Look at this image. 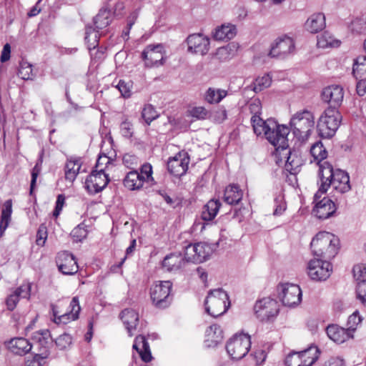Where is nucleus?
<instances>
[{
  "label": "nucleus",
  "mask_w": 366,
  "mask_h": 366,
  "mask_svg": "<svg viewBox=\"0 0 366 366\" xmlns=\"http://www.w3.org/2000/svg\"><path fill=\"white\" fill-rule=\"evenodd\" d=\"M56 262L59 270L64 274L72 275L78 272L79 267L75 257L66 251L58 253Z\"/></svg>",
  "instance_id": "6ab92c4d"
},
{
  "label": "nucleus",
  "mask_w": 366,
  "mask_h": 366,
  "mask_svg": "<svg viewBox=\"0 0 366 366\" xmlns=\"http://www.w3.org/2000/svg\"><path fill=\"white\" fill-rule=\"evenodd\" d=\"M187 51L195 54H206L209 49V39L201 34H190L186 39Z\"/></svg>",
  "instance_id": "f3484780"
},
{
  "label": "nucleus",
  "mask_w": 366,
  "mask_h": 366,
  "mask_svg": "<svg viewBox=\"0 0 366 366\" xmlns=\"http://www.w3.org/2000/svg\"><path fill=\"white\" fill-rule=\"evenodd\" d=\"M85 41L89 50L95 49L99 44L98 31H95L90 26L86 28Z\"/></svg>",
  "instance_id": "de8ad7c7"
},
{
  "label": "nucleus",
  "mask_w": 366,
  "mask_h": 366,
  "mask_svg": "<svg viewBox=\"0 0 366 366\" xmlns=\"http://www.w3.org/2000/svg\"><path fill=\"white\" fill-rule=\"evenodd\" d=\"M320 350L316 346H310L299 352H292L285 359L287 366H311L318 359Z\"/></svg>",
  "instance_id": "1a4fd4ad"
},
{
  "label": "nucleus",
  "mask_w": 366,
  "mask_h": 366,
  "mask_svg": "<svg viewBox=\"0 0 366 366\" xmlns=\"http://www.w3.org/2000/svg\"><path fill=\"white\" fill-rule=\"evenodd\" d=\"M235 27L232 25H222L217 28L214 33L213 37L216 40L224 41L232 39L236 34Z\"/></svg>",
  "instance_id": "ea45409f"
},
{
  "label": "nucleus",
  "mask_w": 366,
  "mask_h": 366,
  "mask_svg": "<svg viewBox=\"0 0 366 366\" xmlns=\"http://www.w3.org/2000/svg\"><path fill=\"white\" fill-rule=\"evenodd\" d=\"M274 202L275 209L274 210L273 214L274 216H280L285 211L287 208L286 203L284 202L282 197L276 198L274 199Z\"/></svg>",
  "instance_id": "0e129e2a"
},
{
  "label": "nucleus",
  "mask_w": 366,
  "mask_h": 366,
  "mask_svg": "<svg viewBox=\"0 0 366 366\" xmlns=\"http://www.w3.org/2000/svg\"><path fill=\"white\" fill-rule=\"evenodd\" d=\"M70 311L63 315H59L56 323L66 324L71 320H76L79 318V314L81 310L79 298L74 297L69 304Z\"/></svg>",
  "instance_id": "cd10ccee"
},
{
  "label": "nucleus",
  "mask_w": 366,
  "mask_h": 366,
  "mask_svg": "<svg viewBox=\"0 0 366 366\" xmlns=\"http://www.w3.org/2000/svg\"><path fill=\"white\" fill-rule=\"evenodd\" d=\"M212 118V121L215 123H222L227 118V110L223 107L219 108L213 113Z\"/></svg>",
  "instance_id": "680f3d73"
},
{
  "label": "nucleus",
  "mask_w": 366,
  "mask_h": 366,
  "mask_svg": "<svg viewBox=\"0 0 366 366\" xmlns=\"http://www.w3.org/2000/svg\"><path fill=\"white\" fill-rule=\"evenodd\" d=\"M237 51V45L234 43H231L225 46L218 48L215 55L219 60L224 61L232 58L235 55Z\"/></svg>",
  "instance_id": "a19ab883"
},
{
  "label": "nucleus",
  "mask_w": 366,
  "mask_h": 366,
  "mask_svg": "<svg viewBox=\"0 0 366 366\" xmlns=\"http://www.w3.org/2000/svg\"><path fill=\"white\" fill-rule=\"evenodd\" d=\"M290 129L285 125L278 124L276 122V127L265 132L266 139L275 147L276 152H284L288 147L287 135Z\"/></svg>",
  "instance_id": "9b49d317"
},
{
  "label": "nucleus",
  "mask_w": 366,
  "mask_h": 366,
  "mask_svg": "<svg viewBox=\"0 0 366 366\" xmlns=\"http://www.w3.org/2000/svg\"><path fill=\"white\" fill-rule=\"evenodd\" d=\"M206 337L207 345L214 347L223 340V332L219 326L212 325L206 330Z\"/></svg>",
  "instance_id": "c9c22d12"
},
{
  "label": "nucleus",
  "mask_w": 366,
  "mask_h": 366,
  "mask_svg": "<svg viewBox=\"0 0 366 366\" xmlns=\"http://www.w3.org/2000/svg\"><path fill=\"white\" fill-rule=\"evenodd\" d=\"M340 41L335 39L329 33L325 32L317 38V45L320 48L335 47L340 45Z\"/></svg>",
  "instance_id": "a18cd8bd"
},
{
  "label": "nucleus",
  "mask_w": 366,
  "mask_h": 366,
  "mask_svg": "<svg viewBox=\"0 0 366 366\" xmlns=\"http://www.w3.org/2000/svg\"><path fill=\"white\" fill-rule=\"evenodd\" d=\"M353 273L357 281V298L363 305L366 306V264L354 266Z\"/></svg>",
  "instance_id": "4be33fe9"
},
{
  "label": "nucleus",
  "mask_w": 366,
  "mask_h": 366,
  "mask_svg": "<svg viewBox=\"0 0 366 366\" xmlns=\"http://www.w3.org/2000/svg\"><path fill=\"white\" fill-rule=\"evenodd\" d=\"M109 179L106 172L93 169L85 181V187L90 194L102 191L108 184Z\"/></svg>",
  "instance_id": "dca6fc26"
},
{
  "label": "nucleus",
  "mask_w": 366,
  "mask_h": 366,
  "mask_svg": "<svg viewBox=\"0 0 366 366\" xmlns=\"http://www.w3.org/2000/svg\"><path fill=\"white\" fill-rule=\"evenodd\" d=\"M7 347L11 352L19 355H24L31 350L32 345L26 339L16 337L11 339L7 343Z\"/></svg>",
  "instance_id": "bb28decb"
},
{
  "label": "nucleus",
  "mask_w": 366,
  "mask_h": 366,
  "mask_svg": "<svg viewBox=\"0 0 366 366\" xmlns=\"http://www.w3.org/2000/svg\"><path fill=\"white\" fill-rule=\"evenodd\" d=\"M251 122L253 127L254 132L257 135L264 134L265 132L269 130L276 127V122L272 119L267 120H263L259 116H252L251 118Z\"/></svg>",
  "instance_id": "7c9ffc66"
},
{
  "label": "nucleus",
  "mask_w": 366,
  "mask_h": 366,
  "mask_svg": "<svg viewBox=\"0 0 366 366\" xmlns=\"http://www.w3.org/2000/svg\"><path fill=\"white\" fill-rule=\"evenodd\" d=\"M110 13L107 9H101L94 19V24L97 31L106 28L110 24Z\"/></svg>",
  "instance_id": "37998d69"
},
{
  "label": "nucleus",
  "mask_w": 366,
  "mask_h": 366,
  "mask_svg": "<svg viewBox=\"0 0 366 366\" xmlns=\"http://www.w3.org/2000/svg\"><path fill=\"white\" fill-rule=\"evenodd\" d=\"M295 49V44L290 37L285 36L276 40L269 53L271 57L284 59Z\"/></svg>",
  "instance_id": "412c9836"
},
{
  "label": "nucleus",
  "mask_w": 366,
  "mask_h": 366,
  "mask_svg": "<svg viewBox=\"0 0 366 366\" xmlns=\"http://www.w3.org/2000/svg\"><path fill=\"white\" fill-rule=\"evenodd\" d=\"M189 114L192 117L197 119H204L207 117L208 112L203 107H195L189 110Z\"/></svg>",
  "instance_id": "052dcab7"
},
{
  "label": "nucleus",
  "mask_w": 366,
  "mask_h": 366,
  "mask_svg": "<svg viewBox=\"0 0 366 366\" xmlns=\"http://www.w3.org/2000/svg\"><path fill=\"white\" fill-rule=\"evenodd\" d=\"M84 224H79L71 232V236L74 242H81L87 236L88 231Z\"/></svg>",
  "instance_id": "603ef678"
},
{
  "label": "nucleus",
  "mask_w": 366,
  "mask_h": 366,
  "mask_svg": "<svg viewBox=\"0 0 366 366\" xmlns=\"http://www.w3.org/2000/svg\"><path fill=\"white\" fill-rule=\"evenodd\" d=\"M352 74L356 79H366V56H360L354 60Z\"/></svg>",
  "instance_id": "58836bf2"
},
{
  "label": "nucleus",
  "mask_w": 366,
  "mask_h": 366,
  "mask_svg": "<svg viewBox=\"0 0 366 366\" xmlns=\"http://www.w3.org/2000/svg\"><path fill=\"white\" fill-rule=\"evenodd\" d=\"M278 302L270 297H264L256 302L254 311L261 321H271L279 313Z\"/></svg>",
  "instance_id": "9d476101"
},
{
  "label": "nucleus",
  "mask_w": 366,
  "mask_h": 366,
  "mask_svg": "<svg viewBox=\"0 0 366 366\" xmlns=\"http://www.w3.org/2000/svg\"><path fill=\"white\" fill-rule=\"evenodd\" d=\"M310 153L312 157L318 161L325 159L327 157V154L321 142H317L312 146Z\"/></svg>",
  "instance_id": "8fccbe9b"
},
{
  "label": "nucleus",
  "mask_w": 366,
  "mask_h": 366,
  "mask_svg": "<svg viewBox=\"0 0 366 366\" xmlns=\"http://www.w3.org/2000/svg\"><path fill=\"white\" fill-rule=\"evenodd\" d=\"M46 339H51L50 332L49 330H42L38 331L33 335V340L36 342V345L43 342V340Z\"/></svg>",
  "instance_id": "774afa93"
},
{
  "label": "nucleus",
  "mask_w": 366,
  "mask_h": 366,
  "mask_svg": "<svg viewBox=\"0 0 366 366\" xmlns=\"http://www.w3.org/2000/svg\"><path fill=\"white\" fill-rule=\"evenodd\" d=\"M279 155L281 158H286L285 162V168L287 171H289L291 174L295 173L297 169L300 167L302 164V160L300 157H299L296 153L291 152L288 148L287 150L282 152L280 151Z\"/></svg>",
  "instance_id": "c756f323"
},
{
  "label": "nucleus",
  "mask_w": 366,
  "mask_h": 366,
  "mask_svg": "<svg viewBox=\"0 0 366 366\" xmlns=\"http://www.w3.org/2000/svg\"><path fill=\"white\" fill-rule=\"evenodd\" d=\"M172 283L170 281L155 282L150 288V297L153 305L158 309L168 307L172 297L170 295Z\"/></svg>",
  "instance_id": "423d86ee"
},
{
  "label": "nucleus",
  "mask_w": 366,
  "mask_h": 366,
  "mask_svg": "<svg viewBox=\"0 0 366 366\" xmlns=\"http://www.w3.org/2000/svg\"><path fill=\"white\" fill-rule=\"evenodd\" d=\"M342 121V115L337 108L327 107L320 115L317 124L319 134L322 138L332 137Z\"/></svg>",
  "instance_id": "7ed1b4c3"
},
{
  "label": "nucleus",
  "mask_w": 366,
  "mask_h": 366,
  "mask_svg": "<svg viewBox=\"0 0 366 366\" xmlns=\"http://www.w3.org/2000/svg\"><path fill=\"white\" fill-rule=\"evenodd\" d=\"M251 347L250 336L236 334L227 342V352L233 360H241L248 353Z\"/></svg>",
  "instance_id": "0eeeda50"
},
{
  "label": "nucleus",
  "mask_w": 366,
  "mask_h": 366,
  "mask_svg": "<svg viewBox=\"0 0 366 366\" xmlns=\"http://www.w3.org/2000/svg\"><path fill=\"white\" fill-rule=\"evenodd\" d=\"M46 238H47V231H46V228L44 226H41L38 231H37V234H36V244L39 245V246H44V243L46 240Z\"/></svg>",
  "instance_id": "69168bd1"
},
{
  "label": "nucleus",
  "mask_w": 366,
  "mask_h": 366,
  "mask_svg": "<svg viewBox=\"0 0 366 366\" xmlns=\"http://www.w3.org/2000/svg\"><path fill=\"white\" fill-rule=\"evenodd\" d=\"M142 117L144 119L145 122L147 124H149L153 120L156 119L159 117V114L152 105L147 104L145 105L142 110Z\"/></svg>",
  "instance_id": "3c124183"
},
{
  "label": "nucleus",
  "mask_w": 366,
  "mask_h": 366,
  "mask_svg": "<svg viewBox=\"0 0 366 366\" xmlns=\"http://www.w3.org/2000/svg\"><path fill=\"white\" fill-rule=\"evenodd\" d=\"M290 124L295 136L307 137L315 126L314 114L307 109L297 112L292 117Z\"/></svg>",
  "instance_id": "39448f33"
},
{
  "label": "nucleus",
  "mask_w": 366,
  "mask_h": 366,
  "mask_svg": "<svg viewBox=\"0 0 366 366\" xmlns=\"http://www.w3.org/2000/svg\"><path fill=\"white\" fill-rule=\"evenodd\" d=\"M18 75L24 80L32 79L34 76L32 65L29 62L22 60L20 62Z\"/></svg>",
  "instance_id": "09e8293b"
},
{
  "label": "nucleus",
  "mask_w": 366,
  "mask_h": 366,
  "mask_svg": "<svg viewBox=\"0 0 366 366\" xmlns=\"http://www.w3.org/2000/svg\"><path fill=\"white\" fill-rule=\"evenodd\" d=\"M322 100L329 104L328 107L339 108L343 101L344 89L340 85H330L325 87L321 94Z\"/></svg>",
  "instance_id": "a211bd4d"
},
{
  "label": "nucleus",
  "mask_w": 366,
  "mask_h": 366,
  "mask_svg": "<svg viewBox=\"0 0 366 366\" xmlns=\"http://www.w3.org/2000/svg\"><path fill=\"white\" fill-rule=\"evenodd\" d=\"M189 162V154L185 152H180L169 159L167 169L171 174L180 177L186 174Z\"/></svg>",
  "instance_id": "2eb2a0df"
},
{
  "label": "nucleus",
  "mask_w": 366,
  "mask_h": 366,
  "mask_svg": "<svg viewBox=\"0 0 366 366\" xmlns=\"http://www.w3.org/2000/svg\"><path fill=\"white\" fill-rule=\"evenodd\" d=\"M116 87L120 92L122 96L124 98H129L132 95V82L119 80Z\"/></svg>",
  "instance_id": "5fc2aeb1"
},
{
  "label": "nucleus",
  "mask_w": 366,
  "mask_h": 366,
  "mask_svg": "<svg viewBox=\"0 0 366 366\" xmlns=\"http://www.w3.org/2000/svg\"><path fill=\"white\" fill-rule=\"evenodd\" d=\"M308 275L317 281L326 280L331 274L332 266L324 259L316 258L311 259L308 264Z\"/></svg>",
  "instance_id": "4468645a"
},
{
  "label": "nucleus",
  "mask_w": 366,
  "mask_h": 366,
  "mask_svg": "<svg viewBox=\"0 0 366 366\" xmlns=\"http://www.w3.org/2000/svg\"><path fill=\"white\" fill-rule=\"evenodd\" d=\"M339 245L337 237L328 232H320L312 239L310 248L315 257L330 261L337 254Z\"/></svg>",
  "instance_id": "f03ea898"
},
{
  "label": "nucleus",
  "mask_w": 366,
  "mask_h": 366,
  "mask_svg": "<svg viewBox=\"0 0 366 366\" xmlns=\"http://www.w3.org/2000/svg\"><path fill=\"white\" fill-rule=\"evenodd\" d=\"M72 342V337L67 333H64L59 335L55 340L56 346L60 350H65L68 348Z\"/></svg>",
  "instance_id": "6e6d98bb"
},
{
  "label": "nucleus",
  "mask_w": 366,
  "mask_h": 366,
  "mask_svg": "<svg viewBox=\"0 0 366 366\" xmlns=\"http://www.w3.org/2000/svg\"><path fill=\"white\" fill-rule=\"evenodd\" d=\"M122 134L126 138H130L133 135V126L131 122L125 120L120 125Z\"/></svg>",
  "instance_id": "e2e57ef3"
},
{
  "label": "nucleus",
  "mask_w": 366,
  "mask_h": 366,
  "mask_svg": "<svg viewBox=\"0 0 366 366\" xmlns=\"http://www.w3.org/2000/svg\"><path fill=\"white\" fill-rule=\"evenodd\" d=\"M319 176L320 186L315 193V199L320 198V194H325L330 186L341 194L347 192L351 189L348 174L341 169L334 170L328 162L320 164Z\"/></svg>",
  "instance_id": "f257e3e1"
},
{
  "label": "nucleus",
  "mask_w": 366,
  "mask_h": 366,
  "mask_svg": "<svg viewBox=\"0 0 366 366\" xmlns=\"http://www.w3.org/2000/svg\"><path fill=\"white\" fill-rule=\"evenodd\" d=\"M12 213V201L6 200L3 205L0 221V234L2 235L8 227Z\"/></svg>",
  "instance_id": "4c0bfd02"
},
{
  "label": "nucleus",
  "mask_w": 366,
  "mask_h": 366,
  "mask_svg": "<svg viewBox=\"0 0 366 366\" xmlns=\"http://www.w3.org/2000/svg\"><path fill=\"white\" fill-rule=\"evenodd\" d=\"M321 196L322 194L317 199H315V195L314 196V201L316 204L312 209V213L318 219H325L335 214L336 206L331 199L327 197L321 199Z\"/></svg>",
  "instance_id": "aec40b11"
},
{
  "label": "nucleus",
  "mask_w": 366,
  "mask_h": 366,
  "mask_svg": "<svg viewBox=\"0 0 366 366\" xmlns=\"http://www.w3.org/2000/svg\"><path fill=\"white\" fill-rule=\"evenodd\" d=\"M212 252L209 244L205 242L189 244L185 247V258L187 262L201 263L206 261Z\"/></svg>",
  "instance_id": "ddd939ff"
},
{
  "label": "nucleus",
  "mask_w": 366,
  "mask_h": 366,
  "mask_svg": "<svg viewBox=\"0 0 366 366\" xmlns=\"http://www.w3.org/2000/svg\"><path fill=\"white\" fill-rule=\"evenodd\" d=\"M81 167V161L79 158L70 159L67 161L64 172L65 179L69 182L72 183L76 178L77 174L79 173Z\"/></svg>",
  "instance_id": "72a5a7b5"
},
{
  "label": "nucleus",
  "mask_w": 366,
  "mask_h": 366,
  "mask_svg": "<svg viewBox=\"0 0 366 366\" xmlns=\"http://www.w3.org/2000/svg\"><path fill=\"white\" fill-rule=\"evenodd\" d=\"M207 312L214 317L224 314L228 310L230 302L227 293L219 288L210 290L204 302Z\"/></svg>",
  "instance_id": "20e7f679"
},
{
  "label": "nucleus",
  "mask_w": 366,
  "mask_h": 366,
  "mask_svg": "<svg viewBox=\"0 0 366 366\" xmlns=\"http://www.w3.org/2000/svg\"><path fill=\"white\" fill-rule=\"evenodd\" d=\"M242 191L237 184H230L226 187L224 200L228 204H237L242 199Z\"/></svg>",
  "instance_id": "f704fd0d"
},
{
  "label": "nucleus",
  "mask_w": 366,
  "mask_h": 366,
  "mask_svg": "<svg viewBox=\"0 0 366 366\" xmlns=\"http://www.w3.org/2000/svg\"><path fill=\"white\" fill-rule=\"evenodd\" d=\"M248 109L252 116H259L262 110V104L259 99H252L248 104Z\"/></svg>",
  "instance_id": "bf43d9fd"
},
{
  "label": "nucleus",
  "mask_w": 366,
  "mask_h": 366,
  "mask_svg": "<svg viewBox=\"0 0 366 366\" xmlns=\"http://www.w3.org/2000/svg\"><path fill=\"white\" fill-rule=\"evenodd\" d=\"M133 349L137 350L142 361L144 362H149L152 356L151 354L150 348L146 337L144 335L137 336L133 345Z\"/></svg>",
  "instance_id": "a878e982"
},
{
  "label": "nucleus",
  "mask_w": 366,
  "mask_h": 366,
  "mask_svg": "<svg viewBox=\"0 0 366 366\" xmlns=\"http://www.w3.org/2000/svg\"><path fill=\"white\" fill-rule=\"evenodd\" d=\"M227 95V91L222 89L209 87L206 93L204 99L209 104H218Z\"/></svg>",
  "instance_id": "79ce46f5"
},
{
  "label": "nucleus",
  "mask_w": 366,
  "mask_h": 366,
  "mask_svg": "<svg viewBox=\"0 0 366 366\" xmlns=\"http://www.w3.org/2000/svg\"><path fill=\"white\" fill-rule=\"evenodd\" d=\"M221 203L219 200L211 199L203 207L202 219L204 221H211L217 214Z\"/></svg>",
  "instance_id": "e433bc0d"
},
{
  "label": "nucleus",
  "mask_w": 366,
  "mask_h": 366,
  "mask_svg": "<svg viewBox=\"0 0 366 366\" xmlns=\"http://www.w3.org/2000/svg\"><path fill=\"white\" fill-rule=\"evenodd\" d=\"M353 32L360 34H366V19H356L352 24Z\"/></svg>",
  "instance_id": "4d7b16f0"
},
{
  "label": "nucleus",
  "mask_w": 366,
  "mask_h": 366,
  "mask_svg": "<svg viewBox=\"0 0 366 366\" xmlns=\"http://www.w3.org/2000/svg\"><path fill=\"white\" fill-rule=\"evenodd\" d=\"M326 331L327 336L337 343H342L348 340L350 337L347 330L337 325H329Z\"/></svg>",
  "instance_id": "2f4dec72"
},
{
  "label": "nucleus",
  "mask_w": 366,
  "mask_h": 366,
  "mask_svg": "<svg viewBox=\"0 0 366 366\" xmlns=\"http://www.w3.org/2000/svg\"><path fill=\"white\" fill-rule=\"evenodd\" d=\"M277 292L280 300L285 307H295L302 301V291L296 284L281 283L277 286Z\"/></svg>",
  "instance_id": "6e6552de"
},
{
  "label": "nucleus",
  "mask_w": 366,
  "mask_h": 366,
  "mask_svg": "<svg viewBox=\"0 0 366 366\" xmlns=\"http://www.w3.org/2000/svg\"><path fill=\"white\" fill-rule=\"evenodd\" d=\"M31 293V285L29 284L22 285L17 287L13 293L9 295L6 300V305L7 309L10 311H13L16 307L17 303L20 298L30 297Z\"/></svg>",
  "instance_id": "b1692460"
},
{
  "label": "nucleus",
  "mask_w": 366,
  "mask_h": 366,
  "mask_svg": "<svg viewBox=\"0 0 366 366\" xmlns=\"http://www.w3.org/2000/svg\"><path fill=\"white\" fill-rule=\"evenodd\" d=\"M42 159H39L31 171V180L30 184V194H31L35 187L36 179L41 169Z\"/></svg>",
  "instance_id": "13d9d810"
},
{
  "label": "nucleus",
  "mask_w": 366,
  "mask_h": 366,
  "mask_svg": "<svg viewBox=\"0 0 366 366\" xmlns=\"http://www.w3.org/2000/svg\"><path fill=\"white\" fill-rule=\"evenodd\" d=\"M144 177L137 170L129 172L124 179V185L130 190L139 189L143 187Z\"/></svg>",
  "instance_id": "473e14b6"
},
{
  "label": "nucleus",
  "mask_w": 366,
  "mask_h": 366,
  "mask_svg": "<svg viewBox=\"0 0 366 366\" xmlns=\"http://www.w3.org/2000/svg\"><path fill=\"white\" fill-rule=\"evenodd\" d=\"M141 57L147 68L162 66L165 61L164 46L161 44H149L143 50Z\"/></svg>",
  "instance_id": "f8f14e48"
},
{
  "label": "nucleus",
  "mask_w": 366,
  "mask_h": 366,
  "mask_svg": "<svg viewBox=\"0 0 366 366\" xmlns=\"http://www.w3.org/2000/svg\"><path fill=\"white\" fill-rule=\"evenodd\" d=\"M51 344L50 339L44 340L43 342H39L36 345L42 350L41 355H36L32 360H27L28 366H39V359L46 357L48 355V347Z\"/></svg>",
  "instance_id": "c03bdc74"
},
{
  "label": "nucleus",
  "mask_w": 366,
  "mask_h": 366,
  "mask_svg": "<svg viewBox=\"0 0 366 366\" xmlns=\"http://www.w3.org/2000/svg\"><path fill=\"white\" fill-rule=\"evenodd\" d=\"M120 318L129 335L132 336L139 323V314L132 309H125L121 312Z\"/></svg>",
  "instance_id": "393cba45"
},
{
  "label": "nucleus",
  "mask_w": 366,
  "mask_h": 366,
  "mask_svg": "<svg viewBox=\"0 0 366 366\" xmlns=\"http://www.w3.org/2000/svg\"><path fill=\"white\" fill-rule=\"evenodd\" d=\"M111 159L107 155H100L97 161L94 170L97 172H106V170L109 168L110 165H112Z\"/></svg>",
  "instance_id": "864d4df0"
},
{
  "label": "nucleus",
  "mask_w": 366,
  "mask_h": 366,
  "mask_svg": "<svg viewBox=\"0 0 366 366\" xmlns=\"http://www.w3.org/2000/svg\"><path fill=\"white\" fill-rule=\"evenodd\" d=\"M137 157L134 155L126 154L124 155L122 162L123 164L127 167L133 169L137 164Z\"/></svg>",
  "instance_id": "338daca9"
},
{
  "label": "nucleus",
  "mask_w": 366,
  "mask_h": 366,
  "mask_svg": "<svg viewBox=\"0 0 366 366\" xmlns=\"http://www.w3.org/2000/svg\"><path fill=\"white\" fill-rule=\"evenodd\" d=\"M325 26V16L322 13L313 14L305 22L306 29L312 34L322 31Z\"/></svg>",
  "instance_id": "c85d7f7f"
},
{
  "label": "nucleus",
  "mask_w": 366,
  "mask_h": 366,
  "mask_svg": "<svg viewBox=\"0 0 366 366\" xmlns=\"http://www.w3.org/2000/svg\"><path fill=\"white\" fill-rule=\"evenodd\" d=\"M271 83L272 77L269 74H267L261 77L257 78L251 86L255 93H258L268 88L271 85Z\"/></svg>",
  "instance_id": "49530a36"
},
{
  "label": "nucleus",
  "mask_w": 366,
  "mask_h": 366,
  "mask_svg": "<svg viewBox=\"0 0 366 366\" xmlns=\"http://www.w3.org/2000/svg\"><path fill=\"white\" fill-rule=\"evenodd\" d=\"M186 262L185 254L183 256L181 253H171L167 255L162 262V267L167 272H177L182 269Z\"/></svg>",
  "instance_id": "5701e85b"
}]
</instances>
